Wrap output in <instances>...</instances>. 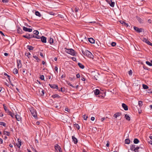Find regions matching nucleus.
Segmentation results:
<instances>
[{
    "label": "nucleus",
    "instance_id": "obj_1",
    "mask_svg": "<svg viewBox=\"0 0 152 152\" xmlns=\"http://www.w3.org/2000/svg\"><path fill=\"white\" fill-rule=\"evenodd\" d=\"M82 53L84 55L91 58H93V55L89 51L87 50H86L85 51L82 50Z\"/></svg>",
    "mask_w": 152,
    "mask_h": 152
},
{
    "label": "nucleus",
    "instance_id": "obj_42",
    "mask_svg": "<svg viewBox=\"0 0 152 152\" xmlns=\"http://www.w3.org/2000/svg\"><path fill=\"white\" fill-rule=\"evenodd\" d=\"M6 124L4 122H0V125L5 126H6Z\"/></svg>",
    "mask_w": 152,
    "mask_h": 152
},
{
    "label": "nucleus",
    "instance_id": "obj_36",
    "mask_svg": "<svg viewBox=\"0 0 152 152\" xmlns=\"http://www.w3.org/2000/svg\"><path fill=\"white\" fill-rule=\"evenodd\" d=\"M66 81L67 82V84L68 85H69L71 87H72V88L75 87L74 86H73L72 84H71L70 82H69L68 81Z\"/></svg>",
    "mask_w": 152,
    "mask_h": 152
},
{
    "label": "nucleus",
    "instance_id": "obj_10",
    "mask_svg": "<svg viewBox=\"0 0 152 152\" xmlns=\"http://www.w3.org/2000/svg\"><path fill=\"white\" fill-rule=\"evenodd\" d=\"M121 115V113H120L117 112L114 114V117L115 118H117L119 116Z\"/></svg>",
    "mask_w": 152,
    "mask_h": 152
},
{
    "label": "nucleus",
    "instance_id": "obj_17",
    "mask_svg": "<svg viewBox=\"0 0 152 152\" xmlns=\"http://www.w3.org/2000/svg\"><path fill=\"white\" fill-rule=\"evenodd\" d=\"M125 118L126 120L128 121L130 120V117L127 114H125Z\"/></svg>",
    "mask_w": 152,
    "mask_h": 152
},
{
    "label": "nucleus",
    "instance_id": "obj_26",
    "mask_svg": "<svg viewBox=\"0 0 152 152\" xmlns=\"http://www.w3.org/2000/svg\"><path fill=\"white\" fill-rule=\"evenodd\" d=\"M17 31L18 33L22 34V29H21L20 28H18L17 30Z\"/></svg>",
    "mask_w": 152,
    "mask_h": 152
},
{
    "label": "nucleus",
    "instance_id": "obj_11",
    "mask_svg": "<svg viewBox=\"0 0 152 152\" xmlns=\"http://www.w3.org/2000/svg\"><path fill=\"white\" fill-rule=\"evenodd\" d=\"M135 145H132L130 146V149L131 150L134 151L135 152Z\"/></svg>",
    "mask_w": 152,
    "mask_h": 152
},
{
    "label": "nucleus",
    "instance_id": "obj_20",
    "mask_svg": "<svg viewBox=\"0 0 152 152\" xmlns=\"http://www.w3.org/2000/svg\"><path fill=\"white\" fill-rule=\"evenodd\" d=\"M120 22L121 23L126 25L127 27L128 26V24L126 23L123 21L121 20L120 21Z\"/></svg>",
    "mask_w": 152,
    "mask_h": 152
},
{
    "label": "nucleus",
    "instance_id": "obj_51",
    "mask_svg": "<svg viewBox=\"0 0 152 152\" xmlns=\"http://www.w3.org/2000/svg\"><path fill=\"white\" fill-rule=\"evenodd\" d=\"M2 1L3 3H7L9 1L8 0H2Z\"/></svg>",
    "mask_w": 152,
    "mask_h": 152
},
{
    "label": "nucleus",
    "instance_id": "obj_60",
    "mask_svg": "<svg viewBox=\"0 0 152 152\" xmlns=\"http://www.w3.org/2000/svg\"><path fill=\"white\" fill-rule=\"evenodd\" d=\"M95 119V118L94 117H92L91 118V120L92 121H94Z\"/></svg>",
    "mask_w": 152,
    "mask_h": 152
},
{
    "label": "nucleus",
    "instance_id": "obj_50",
    "mask_svg": "<svg viewBox=\"0 0 152 152\" xmlns=\"http://www.w3.org/2000/svg\"><path fill=\"white\" fill-rule=\"evenodd\" d=\"M69 79L71 81L74 80L75 79L74 77H69Z\"/></svg>",
    "mask_w": 152,
    "mask_h": 152
},
{
    "label": "nucleus",
    "instance_id": "obj_6",
    "mask_svg": "<svg viewBox=\"0 0 152 152\" xmlns=\"http://www.w3.org/2000/svg\"><path fill=\"white\" fill-rule=\"evenodd\" d=\"M29 109L31 114H33L34 113L37 112L36 110L32 107H31L30 108H29Z\"/></svg>",
    "mask_w": 152,
    "mask_h": 152
},
{
    "label": "nucleus",
    "instance_id": "obj_12",
    "mask_svg": "<svg viewBox=\"0 0 152 152\" xmlns=\"http://www.w3.org/2000/svg\"><path fill=\"white\" fill-rule=\"evenodd\" d=\"M41 40L44 43H46V38L45 37L42 36L41 37Z\"/></svg>",
    "mask_w": 152,
    "mask_h": 152
},
{
    "label": "nucleus",
    "instance_id": "obj_21",
    "mask_svg": "<svg viewBox=\"0 0 152 152\" xmlns=\"http://www.w3.org/2000/svg\"><path fill=\"white\" fill-rule=\"evenodd\" d=\"M139 142V140L137 138H135L134 140V142L135 144H137Z\"/></svg>",
    "mask_w": 152,
    "mask_h": 152
},
{
    "label": "nucleus",
    "instance_id": "obj_38",
    "mask_svg": "<svg viewBox=\"0 0 152 152\" xmlns=\"http://www.w3.org/2000/svg\"><path fill=\"white\" fill-rule=\"evenodd\" d=\"M25 55H26V56L28 57V58H29V56L30 55H31V54H30V53H29V52H28V53H25Z\"/></svg>",
    "mask_w": 152,
    "mask_h": 152
},
{
    "label": "nucleus",
    "instance_id": "obj_63",
    "mask_svg": "<svg viewBox=\"0 0 152 152\" xmlns=\"http://www.w3.org/2000/svg\"><path fill=\"white\" fill-rule=\"evenodd\" d=\"M3 116V114L2 113H0V117H2Z\"/></svg>",
    "mask_w": 152,
    "mask_h": 152
},
{
    "label": "nucleus",
    "instance_id": "obj_61",
    "mask_svg": "<svg viewBox=\"0 0 152 152\" xmlns=\"http://www.w3.org/2000/svg\"><path fill=\"white\" fill-rule=\"evenodd\" d=\"M3 143V140L2 139L0 138V144H2Z\"/></svg>",
    "mask_w": 152,
    "mask_h": 152
},
{
    "label": "nucleus",
    "instance_id": "obj_32",
    "mask_svg": "<svg viewBox=\"0 0 152 152\" xmlns=\"http://www.w3.org/2000/svg\"><path fill=\"white\" fill-rule=\"evenodd\" d=\"M142 87L144 89H147L148 88V87L146 85L143 84Z\"/></svg>",
    "mask_w": 152,
    "mask_h": 152
},
{
    "label": "nucleus",
    "instance_id": "obj_27",
    "mask_svg": "<svg viewBox=\"0 0 152 152\" xmlns=\"http://www.w3.org/2000/svg\"><path fill=\"white\" fill-rule=\"evenodd\" d=\"M52 96L53 98H56V97L59 98L60 97V96L57 94H55L53 95V96Z\"/></svg>",
    "mask_w": 152,
    "mask_h": 152
},
{
    "label": "nucleus",
    "instance_id": "obj_40",
    "mask_svg": "<svg viewBox=\"0 0 152 152\" xmlns=\"http://www.w3.org/2000/svg\"><path fill=\"white\" fill-rule=\"evenodd\" d=\"M33 33L34 34L38 35L39 34V31L37 30H35L33 31Z\"/></svg>",
    "mask_w": 152,
    "mask_h": 152
},
{
    "label": "nucleus",
    "instance_id": "obj_34",
    "mask_svg": "<svg viewBox=\"0 0 152 152\" xmlns=\"http://www.w3.org/2000/svg\"><path fill=\"white\" fill-rule=\"evenodd\" d=\"M138 104L140 107H141L142 105V104H143L142 102L141 101H139L138 102Z\"/></svg>",
    "mask_w": 152,
    "mask_h": 152
},
{
    "label": "nucleus",
    "instance_id": "obj_46",
    "mask_svg": "<svg viewBox=\"0 0 152 152\" xmlns=\"http://www.w3.org/2000/svg\"><path fill=\"white\" fill-rule=\"evenodd\" d=\"M111 45L113 46L114 47L116 45V43L114 42H113L111 43Z\"/></svg>",
    "mask_w": 152,
    "mask_h": 152
},
{
    "label": "nucleus",
    "instance_id": "obj_58",
    "mask_svg": "<svg viewBox=\"0 0 152 152\" xmlns=\"http://www.w3.org/2000/svg\"><path fill=\"white\" fill-rule=\"evenodd\" d=\"M76 77L77 78H79L80 77V75L79 74H78L76 75Z\"/></svg>",
    "mask_w": 152,
    "mask_h": 152
},
{
    "label": "nucleus",
    "instance_id": "obj_48",
    "mask_svg": "<svg viewBox=\"0 0 152 152\" xmlns=\"http://www.w3.org/2000/svg\"><path fill=\"white\" fill-rule=\"evenodd\" d=\"M35 36L34 35V34H32V35H30V39L33 38H35Z\"/></svg>",
    "mask_w": 152,
    "mask_h": 152
},
{
    "label": "nucleus",
    "instance_id": "obj_5",
    "mask_svg": "<svg viewBox=\"0 0 152 152\" xmlns=\"http://www.w3.org/2000/svg\"><path fill=\"white\" fill-rule=\"evenodd\" d=\"M23 29L25 31L31 32L32 31V29L31 28H28L25 26L23 27Z\"/></svg>",
    "mask_w": 152,
    "mask_h": 152
},
{
    "label": "nucleus",
    "instance_id": "obj_9",
    "mask_svg": "<svg viewBox=\"0 0 152 152\" xmlns=\"http://www.w3.org/2000/svg\"><path fill=\"white\" fill-rule=\"evenodd\" d=\"M72 139L73 140V142H74L75 144H77L78 142L77 139L74 136H72Z\"/></svg>",
    "mask_w": 152,
    "mask_h": 152
},
{
    "label": "nucleus",
    "instance_id": "obj_4",
    "mask_svg": "<svg viewBox=\"0 0 152 152\" xmlns=\"http://www.w3.org/2000/svg\"><path fill=\"white\" fill-rule=\"evenodd\" d=\"M134 28L135 30L136 31H137V32L138 33L142 32L143 30V29L142 28H140L135 26H134Z\"/></svg>",
    "mask_w": 152,
    "mask_h": 152
},
{
    "label": "nucleus",
    "instance_id": "obj_22",
    "mask_svg": "<svg viewBox=\"0 0 152 152\" xmlns=\"http://www.w3.org/2000/svg\"><path fill=\"white\" fill-rule=\"evenodd\" d=\"M32 116L35 118L37 119V112L34 113L33 114H32Z\"/></svg>",
    "mask_w": 152,
    "mask_h": 152
},
{
    "label": "nucleus",
    "instance_id": "obj_47",
    "mask_svg": "<svg viewBox=\"0 0 152 152\" xmlns=\"http://www.w3.org/2000/svg\"><path fill=\"white\" fill-rule=\"evenodd\" d=\"M40 79L41 80H44V77L43 75H40Z\"/></svg>",
    "mask_w": 152,
    "mask_h": 152
},
{
    "label": "nucleus",
    "instance_id": "obj_49",
    "mask_svg": "<svg viewBox=\"0 0 152 152\" xmlns=\"http://www.w3.org/2000/svg\"><path fill=\"white\" fill-rule=\"evenodd\" d=\"M58 149L59 152H62V151L61 150V148L60 146H59L58 145Z\"/></svg>",
    "mask_w": 152,
    "mask_h": 152
},
{
    "label": "nucleus",
    "instance_id": "obj_55",
    "mask_svg": "<svg viewBox=\"0 0 152 152\" xmlns=\"http://www.w3.org/2000/svg\"><path fill=\"white\" fill-rule=\"evenodd\" d=\"M78 8H75V12H78Z\"/></svg>",
    "mask_w": 152,
    "mask_h": 152
},
{
    "label": "nucleus",
    "instance_id": "obj_54",
    "mask_svg": "<svg viewBox=\"0 0 152 152\" xmlns=\"http://www.w3.org/2000/svg\"><path fill=\"white\" fill-rule=\"evenodd\" d=\"M42 96H43L44 94V90L42 91V93L41 94Z\"/></svg>",
    "mask_w": 152,
    "mask_h": 152
},
{
    "label": "nucleus",
    "instance_id": "obj_37",
    "mask_svg": "<svg viewBox=\"0 0 152 152\" xmlns=\"http://www.w3.org/2000/svg\"><path fill=\"white\" fill-rule=\"evenodd\" d=\"M3 106H4V108L6 112H7V113L8 112H9V110H7V107H6V106H5L4 104L3 105Z\"/></svg>",
    "mask_w": 152,
    "mask_h": 152
},
{
    "label": "nucleus",
    "instance_id": "obj_8",
    "mask_svg": "<svg viewBox=\"0 0 152 152\" xmlns=\"http://www.w3.org/2000/svg\"><path fill=\"white\" fill-rule=\"evenodd\" d=\"M122 107L125 110H128V107L124 103H123L122 105Z\"/></svg>",
    "mask_w": 152,
    "mask_h": 152
},
{
    "label": "nucleus",
    "instance_id": "obj_25",
    "mask_svg": "<svg viewBox=\"0 0 152 152\" xmlns=\"http://www.w3.org/2000/svg\"><path fill=\"white\" fill-rule=\"evenodd\" d=\"M27 48L28 49L30 50H32L34 49V47L32 46L29 45H28L27 46Z\"/></svg>",
    "mask_w": 152,
    "mask_h": 152
},
{
    "label": "nucleus",
    "instance_id": "obj_2",
    "mask_svg": "<svg viewBox=\"0 0 152 152\" xmlns=\"http://www.w3.org/2000/svg\"><path fill=\"white\" fill-rule=\"evenodd\" d=\"M65 51L67 53H69L72 56L75 55V51L72 49H67L66 48H65Z\"/></svg>",
    "mask_w": 152,
    "mask_h": 152
},
{
    "label": "nucleus",
    "instance_id": "obj_18",
    "mask_svg": "<svg viewBox=\"0 0 152 152\" xmlns=\"http://www.w3.org/2000/svg\"><path fill=\"white\" fill-rule=\"evenodd\" d=\"M78 65L82 69H83L84 68V66L80 63H78Z\"/></svg>",
    "mask_w": 152,
    "mask_h": 152
},
{
    "label": "nucleus",
    "instance_id": "obj_19",
    "mask_svg": "<svg viewBox=\"0 0 152 152\" xmlns=\"http://www.w3.org/2000/svg\"><path fill=\"white\" fill-rule=\"evenodd\" d=\"M15 117L16 119L18 121H20L21 119V118L19 115H15Z\"/></svg>",
    "mask_w": 152,
    "mask_h": 152
},
{
    "label": "nucleus",
    "instance_id": "obj_30",
    "mask_svg": "<svg viewBox=\"0 0 152 152\" xmlns=\"http://www.w3.org/2000/svg\"><path fill=\"white\" fill-rule=\"evenodd\" d=\"M30 34H28V35H23V37L27 39H30Z\"/></svg>",
    "mask_w": 152,
    "mask_h": 152
},
{
    "label": "nucleus",
    "instance_id": "obj_14",
    "mask_svg": "<svg viewBox=\"0 0 152 152\" xmlns=\"http://www.w3.org/2000/svg\"><path fill=\"white\" fill-rule=\"evenodd\" d=\"M49 85L51 88H56L58 89V86L57 85L54 84L51 85L50 84Z\"/></svg>",
    "mask_w": 152,
    "mask_h": 152
},
{
    "label": "nucleus",
    "instance_id": "obj_16",
    "mask_svg": "<svg viewBox=\"0 0 152 152\" xmlns=\"http://www.w3.org/2000/svg\"><path fill=\"white\" fill-rule=\"evenodd\" d=\"M94 94L95 95H99L100 94V91L98 89H96L94 91Z\"/></svg>",
    "mask_w": 152,
    "mask_h": 152
},
{
    "label": "nucleus",
    "instance_id": "obj_33",
    "mask_svg": "<svg viewBox=\"0 0 152 152\" xmlns=\"http://www.w3.org/2000/svg\"><path fill=\"white\" fill-rule=\"evenodd\" d=\"M4 134H6L7 136H9L10 135V133L8 132L4 131Z\"/></svg>",
    "mask_w": 152,
    "mask_h": 152
},
{
    "label": "nucleus",
    "instance_id": "obj_45",
    "mask_svg": "<svg viewBox=\"0 0 152 152\" xmlns=\"http://www.w3.org/2000/svg\"><path fill=\"white\" fill-rule=\"evenodd\" d=\"M83 117L84 120H86L88 118V116H86V115H83Z\"/></svg>",
    "mask_w": 152,
    "mask_h": 152
},
{
    "label": "nucleus",
    "instance_id": "obj_39",
    "mask_svg": "<svg viewBox=\"0 0 152 152\" xmlns=\"http://www.w3.org/2000/svg\"><path fill=\"white\" fill-rule=\"evenodd\" d=\"M146 63L148 65L150 66H152V63H151L149 62L148 61H146Z\"/></svg>",
    "mask_w": 152,
    "mask_h": 152
},
{
    "label": "nucleus",
    "instance_id": "obj_23",
    "mask_svg": "<svg viewBox=\"0 0 152 152\" xmlns=\"http://www.w3.org/2000/svg\"><path fill=\"white\" fill-rule=\"evenodd\" d=\"M13 72L15 74H16L18 73V71L17 69L15 68L13 70Z\"/></svg>",
    "mask_w": 152,
    "mask_h": 152
},
{
    "label": "nucleus",
    "instance_id": "obj_29",
    "mask_svg": "<svg viewBox=\"0 0 152 152\" xmlns=\"http://www.w3.org/2000/svg\"><path fill=\"white\" fill-rule=\"evenodd\" d=\"M130 141L129 139H126L125 140V143L127 144H129L130 143Z\"/></svg>",
    "mask_w": 152,
    "mask_h": 152
},
{
    "label": "nucleus",
    "instance_id": "obj_57",
    "mask_svg": "<svg viewBox=\"0 0 152 152\" xmlns=\"http://www.w3.org/2000/svg\"><path fill=\"white\" fill-rule=\"evenodd\" d=\"M55 69L56 71L57 72L58 71V67H57V66H56L55 67Z\"/></svg>",
    "mask_w": 152,
    "mask_h": 152
},
{
    "label": "nucleus",
    "instance_id": "obj_13",
    "mask_svg": "<svg viewBox=\"0 0 152 152\" xmlns=\"http://www.w3.org/2000/svg\"><path fill=\"white\" fill-rule=\"evenodd\" d=\"M18 142L17 144V145L18 148H20V147L21 145V140L20 139H18Z\"/></svg>",
    "mask_w": 152,
    "mask_h": 152
},
{
    "label": "nucleus",
    "instance_id": "obj_62",
    "mask_svg": "<svg viewBox=\"0 0 152 152\" xmlns=\"http://www.w3.org/2000/svg\"><path fill=\"white\" fill-rule=\"evenodd\" d=\"M65 77V75H62L61 77V78H64Z\"/></svg>",
    "mask_w": 152,
    "mask_h": 152
},
{
    "label": "nucleus",
    "instance_id": "obj_41",
    "mask_svg": "<svg viewBox=\"0 0 152 152\" xmlns=\"http://www.w3.org/2000/svg\"><path fill=\"white\" fill-rule=\"evenodd\" d=\"M143 41L146 43H148V42L149 41L148 40V39H147L146 38H144L143 39Z\"/></svg>",
    "mask_w": 152,
    "mask_h": 152
},
{
    "label": "nucleus",
    "instance_id": "obj_35",
    "mask_svg": "<svg viewBox=\"0 0 152 152\" xmlns=\"http://www.w3.org/2000/svg\"><path fill=\"white\" fill-rule=\"evenodd\" d=\"M49 42L50 44H53V39L52 38H50L49 40Z\"/></svg>",
    "mask_w": 152,
    "mask_h": 152
},
{
    "label": "nucleus",
    "instance_id": "obj_53",
    "mask_svg": "<svg viewBox=\"0 0 152 152\" xmlns=\"http://www.w3.org/2000/svg\"><path fill=\"white\" fill-rule=\"evenodd\" d=\"M132 71L131 70H130L129 71V75H131L132 74Z\"/></svg>",
    "mask_w": 152,
    "mask_h": 152
},
{
    "label": "nucleus",
    "instance_id": "obj_44",
    "mask_svg": "<svg viewBox=\"0 0 152 152\" xmlns=\"http://www.w3.org/2000/svg\"><path fill=\"white\" fill-rule=\"evenodd\" d=\"M140 149V147L139 146L135 147V152H138V149Z\"/></svg>",
    "mask_w": 152,
    "mask_h": 152
},
{
    "label": "nucleus",
    "instance_id": "obj_64",
    "mask_svg": "<svg viewBox=\"0 0 152 152\" xmlns=\"http://www.w3.org/2000/svg\"><path fill=\"white\" fill-rule=\"evenodd\" d=\"M148 143L151 144L152 145V140H150L149 141H148Z\"/></svg>",
    "mask_w": 152,
    "mask_h": 152
},
{
    "label": "nucleus",
    "instance_id": "obj_3",
    "mask_svg": "<svg viewBox=\"0 0 152 152\" xmlns=\"http://www.w3.org/2000/svg\"><path fill=\"white\" fill-rule=\"evenodd\" d=\"M106 1L110 4L111 7H114L115 4L114 2H113L111 0H106Z\"/></svg>",
    "mask_w": 152,
    "mask_h": 152
},
{
    "label": "nucleus",
    "instance_id": "obj_24",
    "mask_svg": "<svg viewBox=\"0 0 152 152\" xmlns=\"http://www.w3.org/2000/svg\"><path fill=\"white\" fill-rule=\"evenodd\" d=\"M35 14L37 16H38L39 17H40L41 16L40 13L38 11H36L35 12Z\"/></svg>",
    "mask_w": 152,
    "mask_h": 152
},
{
    "label": "nucleus",
    "instance_id": "obj_31",
    "mask_svg": "<svg viewBox=\"0 0 152 152\" xmlns=\"http://www.w3.org/2000/svg\"><path fill=\"white\" fill-rule=\"evenodd\" d=\"M74 126L78 129H79L80 128V126L78 125V124H75Z\"/></svg>",
    "mask_w": 152,
    "mask_h": 152
},
{
    "label": "nucleus",
    "instance_id": "obj_28",
    "mask_svg": "<svg viewBox=\"0 0 152 152\" xmlns=\"http://www.w3.org/2000/svg\"><path fill=\"white\" fill-rule=\"evenodd\" d=\"M7 113H9V115H10L12 117H14V114L13 113H12L9 110V111Z\"/></svg>",
    "mask_w": 152,
    "mask_h": 152
},
{
    "label": "nucleus",
    "instance_id": "obj_52",
    "mask_svg": "<svg viewBox=\"0 0 152 152\" xmlns=\"http://www.w3.org/2000/svg\"><path fill=\"white\" fill-rule=\"evenodd\" d=\"M35 38L37 39H39L40 38V36L38 35H35Z\"/></svg>",
    "mask_w": 152,
    "mask_h": 152
},
{
    "label": "nucleus",
    "instance_id": "obj_15",
    "mask_svg": "<svg viewBox=\"0 0 152 152\" xmlns=\"http://www.w3.org/2000/svg\"><path fill=\"white\" fill-rule=\"evenodd\" d=\"M88 41L91 43L94 44L95 43V40L92 38H89Z\"/></svg>",
    "mask_w": 152,
    "mask_h": 152
},
{
    "label": "nucleus",
    "instance_id": "obj_56",
    "mask_svg": "<svg viewBox=\"0 0 152 152\" xmlns=\"http://www.w3.org/2000/svg\"><path fill=\"white\" fill-rule=\"evenodd\" d=\"M148 45L152 46V43H151L150 41L148 42V43H147Z\"/></svg>",
    "mask_w": 152,
    "mask_h": 152
},
{
    "label": "nucleus",
    "instance_id": "obj_43",
    "mask_svg": "<svg viewBox=\"0 0 152 152\" xmlns=\"http://www.w3.org/2000/svg\"><path fill=\"white\" fill-rule=\"evenodd\" d=\"M33 57L36 60H37V62H38V60H39V59L38 58L37 56H34Z\"/></svg>",
    "mask_w": 152,
    "mask_h": 152
},
{
    "label": "nucleus",
    "instance_id": "obj_7",
    "mask_svg": "<svg viewBox=\"0 0 152 152\" xmlns=\"http://www.w3.org/2000/svg\"><path fill=\"white\" fill-rule=\"evenodd\" d=\"M17 66L18 68H20L22 66V64L21 62V61L20 60H19L18 61H17Z\"/></svg>",
    "mask_w": 152,
    "mask_h": 152
},
{
    "label": "nucleus",
    "instance_id": "obj_59",
    "mask_svg": "<svg viewBox=\"0 0 152 152\" xmlns=\"http://www.w3.org/2000/svg\"><path fill=\"white\" fill-rule=\"evenodd\" d=\"M72 60L74 61H76V58H75V57H72Z\"/></svg>",
    "mask_w": 152,
    "mask_h": 152
}]
</instances>
